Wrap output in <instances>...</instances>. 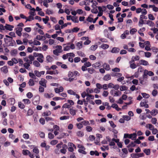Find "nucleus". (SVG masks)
I'll return each instance as SVG.
<instances>
[{"label":"nucleus","instance_id":"nucleus-1","mask_svg":"<svg viewBox=\"0 0 158 158\" xmlns=\"http://www.w3.org/2000/svg\"><path fill=\"white\" fill-rule=\"evenodd\" d=\"M80 76V73L77 71H75L73 72H71L70 73V82L73 81L74 80H77L76 76Z\"/></svg>","mask_w":158,"mask_h":158},{"label":"nucleus","instance_id":"nucleus-2","mask_svg":"<svg viewBox=\"0 0 158 158\" xmlns=\"http://www.w3.org/2000/svg\"><path fill=\"white\" fill-rule=\"evenodd\" d=\"M136 136L137 135L135 133H133L130 134H124V138H128L134 140L136 139Z\"/></svg>","mask_w":158,"mask_h":158},{"label":"nucleus","instance_id":"nucleus-3","mask_svg":"<svg viewBox=\"0 0 158 158\" xmlns=\"http://www.w3.org/2000/svg\"><path fill=\"white\" fill-rule=\"evenodd\" d=\"M144 156L143 153H132L131 156L132 158H137L139 157H143Z\"/></svg>","mask_w":158,"mask_h":158},{"label":"nucleus","instance_id":"nucleus-4","mask_svg":"<svg viewBox=\"0 0 158 158\" xmlns=\"http://www.w3.org/2000/svg\"><path fill=\"white\" fill-rule=\"evenodd\" d=\"M110 93V94L112 95L114 94V96H119L121 94V92L119 90L118 91H116L114 89L111 90Z\"/></svg>","mask_w":158,"mask_h":158},{"label":"nucleus","instance_id":"nucleus-5","mask_svg":"<svg viewBox=\"0 0 158 158\" xmlns=\"http://www.w3.org/2000/svg\"><path fill=\"white\" fill-rule=\"evenodd\" d=\"M47 81H46L44 79L42 78L41 79V80L39 81V84L41 86H43L44 88H46L47 87Z\"/></svg>","mask_w":158,"mask_h":158},{"label":"nucleus","instance_id":"nucleus-6","mask_svg":"<svg viewBox=\"0 0 158 158\" xmlns=\"http://www.w3.org/2000/svg\"><path fill=\"white\" fill-rule=\"evenodd\" d=\"M63 108V109L62 110V113L64 114H68V113L67 112H66L65 111H66V109H68L69 108V105H68L67 104H64L62 107Z\"/></svg>","mask_w":158,"mask_h":158},{"label":"nucleus","instance_id":"nucleus-7","mask_svg":"<svg viewBox=\"0 0 158 158\" xmlns=\"http://www.w3.org/2000/svg\"><path fill=\"white\" fill-rule=\"evenodd\" d=\"M148 102L146 100H143L140 103L141 106L144 107L145 108H148L149 107L148 105L147 104Z\"/></svg>","mask_w":158,"mask_h":158},{"label":"nucleus","instance_id":"nucleus-8","mask_svg":"<svg viewBox=\"0 0 158 158\" xmlns=\"http://www.w3.org/2000/svg\"><path fill=\"white\" fill-rule=\"evenodd\" d=\"M78 147L81 149H79L78 150V151L80 153H81L84 154H86V152L84 151L85 149V147L82 145H79Z\"/></svg>","mask_w":158,"mask_h":158},{"label":"nucleus","instance_id":"nucleus-9","mask_svg":"<svg viewBox=\"0 0 158 158\" xmlns=\"http://www.w3.org/2000/svg\"><path fill=\"white\" fill-rule=\"evenodd\" d=\"M6 38H4V41L6 44H8L9 42H10L12 40L13 38L7 35H6Z\"/></svg>","mask_w":158,"mask_h":158},{"label":"nucleus","instance_id":"nucleus-10","mask_svg":"<svg viewBox=\"0 0 158 158\" xmlns=\"http://www.w3.org/2000/svg\"><path fill=\"white\" fill-rule=\"evenodd\" d=\"M70 19L75 23H77L79 22L78 18L76 16H71L70 15Z\"/></svg>","mask_w":158,"mask_h":158},{"label":"nucleus","instance_id":"nucleus-11","mask_svg":"<svg viewBox=\"0 0 158 158\" xmlns=\"http://www.w3.org/2000/svg\"><path fill=\"white\" fill-rule=\"evenodd\" d=\"M139 63L140 64L143 65L145 66H147L149 65L148 62L144 60H141L139 61Z\"/></svg>","mask_w":158,"mask_h":158},{"label":"nucleus","instance_id":"nucleus-12","mask_svg":"<svg viewBox=\"0 0 158 158\" xmlns=\"http://www.w3.org/2000/svg\"><path fill=\"white\" fill-rule=\"evenodd\" d=\"M44 56L42 54H40V56L37 58V60L39 62L42 63L43 62L44 60L43 59H44Z\"/></svg>","mask_w":158,"mask_h":158},{"label":"nucleus","instance_id":"nucleus-13","mask_svg":"<svg viewBox=\"0 0 158 158\" xmlns=\"http://www.w3.org/2000/svg\"><path fill=\"white\" fill-rule=\"evenodd\" d=\"M59 73L58 71L57 70L55 71H48L46 72V74H49L50 75L56 74Z\"/></svg>","mask_w":158,"mask_h":158},{"label":"nucleus","instance_id":"nucleus-14","mask_svg":"<svg viewBox=\"0 0 158 158\" xmlns=\"http://www.w3.org/2000/svg\"><path fill=\"white\" fill-rule=\"evenodd\" d=\"M111 79V75L109 74H106L103 77V79L104 81H107Z\"/></svg>","mask_w":158,"mask_h":158},{"label":"nucleus","instance_id":"nucleus-15","mask_svg":"<svg viewBox=\"0 0 158 158\" xmlns=\"http://www.w3.org/2000/svg\"><path fill=\"white\" fill-rule=\"evenodd\" d=\"M76 147L73 143H70V152H72L73 151L74 149H76Z\"/></svg>","mask_w":158,"mask_h":158},{"label":"nucleus","instance_id":"nucleus-16","mask_svg":"<svg viewBox=\"0 0 158 158\" xmlns=\"http://www.w3.org/2000/svg\"><path fill=\"white\" fill-rule=\"evenodd\" d=\"M120 51V49L118 48L114 47L111 51V52L112 53H118Z\"/></svg>","mask_w":158,"mask_h":158},{"label":"nucleus","instance_id":"nucleus-17","mask_svg":"<svg viewBox=\"0 0 158 158\" xmlns=\"http://www.w3.org/2000/svg\"><path fill=\"white\" fill-rule=\"evenodd\" d=\"M46 60L48 63L51 62L53 60V58L50 55H48L46 57Z\"/></svg>","mask_w":158,"mask_h":158},{"label":"nucleus","instance_id":"nucleus-18","mask_svg":"<svg viewBox=\"0 0 158 158\" xmlns=\"http://www.w3.org/2000/svg\"><path fill=\"white\" fill-rule=\"evenodd\" d=\"M111 76L113 77L115 76L117 77H119L122 76V74L118 73H111Z\"/></svg>","mask_w":158,"mask_h":158},{"label":"nucleus","instance_id":"nucleus-19","mask_svg":"<svg viewBox=\"0 0 158 158\" xmlns=\"http://www.w3.org/2000/svg\"><path fill=\"white\" fill-rule=\"evenodd\" d=\"M1 71L4 73H6L8 72V70L6 66H4L1 68Z\"/></svg>","mask_w":158,"mask_h":158},{"label":"nucleus","instance_id":"nucleus-20","mask_svg":"<svg viewBox=\"0 0 158 158\" xmlns=\"http://www.w3.org/2000/svg\"><path fill=\"white\" fill-rule=\"evenodd\" d=\"M103 67L107 71L109 70L110 69V68L109 65L106 63H104L103 64Z\"/></svg>","mask_w":158,"mask_h":158},{"label":"nucleus","instance_id":"nucleus-21","mask_svg":"<svg viewBox=\"0 0 158 158\" xmlns=\"http://www.w3.org/2000/svg\"><path fill=\"white\" fill-rule=\"evenodd\" d=\"M23 26V24L22 23H20L17 25V27L16 28L15 30H23L22 27Z\"/></svg>","mask_w":158,"mask_h":158},{"label":"nucleus","instance_id":"nucleus-22","mask_svg":"<svg viewBox=\"0 0 158 158\" xmlns=\"http://www.w3.org/2000/svg\"><path fill=\"white\" fill-rule=\"evenodd\" d=\"M146 24L150 27H153L155 25L154 23L152 21L148 20L146 21Z\"/></svg>","mask_w":158,"mask_h":158},{"label":"nucleus","instance_id":"nucleus-23","mask_svg":"<svg viewBox=\"0 0 158 158\" xmlns=\"http://www.w3.org/2000/svg\"><path fill=\"white\" fill-rule=\"evenodd\" d=\"M4 27L6 30H12V28L14 27V26L13 25L6 24Z\"/></svg>","mask_w":158,"mask_h":158},{"label":"nucleus","instance_id":"nucleus-24","mask_svg":"<svg viewBox=\"0 0 158 158\" xmlns=\"http://www.w3.org/2000/svg\"><path fill=\"white\" fill-rule=\"evenodd\" d=\"M36 39L38 40H44L46 39V38L45 36L37 35L36 37Z\"/></svg>","mask_w":158,"mask_h":158},{"label":"nucleus","instance_id":"nucleus-25","mask_svg":"<svg viewBox=\"0 0 158 158\" xmlns=\"http://www.w3.org/2000/svg\"><path fill=\"white\" fill-rule=\"evenodd\" d=\"M152 115L155 116L158 113V110L156 109H154L150 112Z\"/></svg>","mask_w":158,"mask_h":158},{"label":"nucleus","instance_id":"nucleus-26","mask_svg":"<svg viewBox=\"0 0 158 158\" xmlns=\"http://www.w3.org/2000/svg\"><path fill=\"white\" fill-rule=\"evenodd\" d=\"M51 114V112L50 111H47L46 112H44L42 114V116H48L50 115Z\"/></svg>","mask_w":158,"mask_h":158},{"label":"nucleus","instance_id":"nucleus-27","mask_svg":"<svg viewBox=\"0 0 158 158\" xmlns=\"http://www.w3.org/2000/svg\"><path fill=\"white\" fill-rule=\"evenodd\" d=\"M44 97L46 98H50L51 97H52L53 96V95L52 93L51 94L45 93L44 94Z\"/></svg>","mask_w":158,"mask_h":158},{"label":"nucleus","instance_id":"nucleus-28","mask_svg":"<svg viewBox=\"0 0 158 158\" xmlns=\"http://www.w3.org/2000/svg\"><path fill=\"white\" fill-rule=\"evenodd\" d=\"M28 83L30 86H33L35 84L34 81L32 79H30Z\"/></svg>","mask_w":158,"mask_h":158},{"label":"nucleus","instance_id":"nucleus-29","mask_svg":"<svg viewBox=\"0 0 158 158\" xmlns=\"http://www.w3.org/2000/svg\"><path fill=\"white\" fill-rule=\"evenodd\" d=\"M19 107L21 109H23L24 108L25 106L21 102H19L18 103Z\"/></svg>","mask_w":158,"mask_h":158},{"label":"nucleus","instance_id":"nucleus-30","mask_svg":"<svg viewBox=\"0 0 158 158\" xmlns=\"http://www.w3.org/2000/svg\"><path fill=\"white\" fill-rule=\"evenodd\" d=\"M77 135L79 137H81L84 136V134L83 132L82 131H78L77 132Z\"/></svg>","mask_w":158,"mask_h":158},{"label":"nucleus","instance_id":"nucleus-31","mask_svg":"<svg viewBox=\"0 0 158 158\" xmlns=\"http://www.w3.org/2000/svg\"><path fill=\"white\" fill-rule=\"evenodd\" d=\"M25 104H29L31 103V102L28 99H24L22 100Z\"/></svg>","mask_w":158,"mask_h":158},{"label":"nucleus","instance_id":"nucleus-32","mask_svg":"<svg viewBox=\"0 0 158 158\" xmlns=\"http://www.w3.org/2000/svg\"><path fill=\"white\" fill-rule=\"evenodd\" d=\"M61 51L60 50L56 49L55 50H54L53 51V54L56 56H58L59 55V53L61 52Z\"/></svg>","mask_w":158,"mask_h":158},{"label":"nucleus","instance_id":"nucleus-33","mask_svg":"<svg viewBox=\"0 0 158 158\" xmlns=\"http://www.w3.org/2000/svg\"><path fill=\"white\" fill-rule=\"evenodd\" d=\"M69 50V43L67 44H64V51H68Z\"/></svg>","mask_w":158,"mask_h":158},{"label":"nucleus","instance_id":"nucleus-34","mask_svg":"<svg viewBox=\"0 0 158 158\" xmlns=\"http://www.w3.org/2000/svg\"><path fill=\"white\" fill-rule=\"evenodd\" d=\"M82 125L87 126L89 125L90 124L89 122L88 121L84 120L81 122Z\"/></svg>","mask_w":158,"mask_h":158},{"label":"nucleus","instance_id":"nucleus-35","mask_svg":"<svg viewBox=\"0 0 158 158\" xmlns=\"http://www.w3.org/2000/svg\"><path fill=\"white\" fill-rule=\"evenodd\" d=\"M136 145V144L134 142H131V143L129 144L127 146V147L128 148H129L130 147H135Z\"/></svg>","mask_w":158,"mask_h":158},{"label":"nucleus","instance_id":"nucleus-36","mask_svg":"<svg viewBox=\"0 0 158 158\" xmlns=\"http://www.w3.org/2000/svg\"><path fill=\"white\" fill-rule=\"evenodd\" d=\"M101 65V64L100 62H98L95 63L93 65V67L95 68L99 67Z\"/></svg>","mask_w":158,"mask_h":158},{"label":"nucleus","instance_id":"nucleus-37","mask_svg":"<svg viewBox=\"0 0 158 158\" xmlns=\"http://www.w3.org/2000/svg\"><path fill=\"white\" fill-rule=\"evenodd\" d=\"M17 53V51L16 49L12 50L10 52V54L11 56H14L16 55Z\"/></svg>","mask_w":158,"mask_h":158},{"label":"nucleus","instance_id":"nucleus-38","mask_svg":"<svg viewBox=\"0 0 158 158\" xmlns=\"http://www.w3.org/2000/svg\"><path fill=\"white\" fill-rule=\"evenodd\" d=\"M102 48L106 49H107L109 47V45L108 44H103L101 46Z\"/></svg>","mask_w":158,"mask_h":158},{"label":"nucleus","instance_id":"nucleus-39","mask_svg":"<svg viewBox=\"0 0 158 158\" xmlns=\"http://www.w3.org/2000/svg\"><path fill=\"white\" fill-rule=\"evenodd\" d=\"M33 113V110L31 109H29L28 110L27 115V116H30L32 115Z\"/></svg>","mask_w":158,"mask_h":158},{"label":"nucleus","instance_id":"nucleus-40","mask_svg":"<svg viewBox=\"0 0 158 158\" xmlns=\"http://www.w3.org/2000/svg\"><path fill=\"white\" fill-rule=\"evenodd\" d=\"M82 41H80L76 44V46L78 47V49H80L82 47Z\"/></svg>","mask_w":158,"mask_h":158},{"label":"nucleus","instance_id":"nucleus-41","mask_svg":"<svg viewBox=\"0 0 158 158\" xmlns=\"http://www.w3.org/2000/svg\"><path fill=\"white\" fill-rule=\"evenodd\" d=\"M97 48V45H93L90 47V49L91 50L94 51L96 50V49Z\"/></svg>","mask_w":158,"mask_h":158},{"label":"nucleus","instance_id":"nucleus-42","mask_svg":"<svg viewBox=\"0 0 158 158\" xmlns=\"http://www.w3.org/2000/svg\"><path fill=\"white\" fill-rule=\"evenodd\" d=\"M33 64L36 67H39L40 66V64L39 62L37 60H35L33 62Z\"/></svg>","mask_w":158,"mask_h":158},{"label":"nucleus","instance_id":"nucleus-43","mask_svg":"<svg viewBox=\"0 0 158 158\" xmlns=\"http://www.w3.org/2000/svg\"><path fill=\"white\" fill-rule=\"evenodd\" d=\"M30 152L27 150H23L22 151L23 154L24 155H28Z\"/></svg>","mask_w":158,"mask_h":158},{"label":"nucleus","instance_id":"nucleus-44","mask_svg":"<svg viewBox=\"0 0 158 158\" xmlns=\"http://www.w3.org/2000/svg\"><path fill=\"white\" fill-rule=\"evenodd\" d=\"M49 20V18L48 16H46L45 18H43L42 20L44 23L46 24L48 23V21Z\"/></svg>","mask_w":158,"mask_h":158},{"label":"nucleus","instance_id":"nucleus-45","mask_svg":"<svg viewBox=\"0 0 158 158\" xmlns=\"http://www.w3.org/2000/svg\"><path fill=\"white\" fill-rule=\"evenodd\" d=\"M85 129L87 132H90L92 131L93 129L91 127L88 125L86 127Z\"/></svg>","mask_w":158,"mask_h":158},{"label":"nucleus","instance_id":"nucleus-46","mask_svg":"<svg viewBox=\"0 0 158 158\" xmlns=\"http://www.w3.org/2000/svg\"><path fill=\"white\" fill-rule=\"evenodd\" d=\"M143 152L147 155H149L150 154V150L149 149H145L143 150Z\"/></svg>","mask_w":158,"mask_h":158},{"label":"nucleus","instance_id":"nucleus-47","mask_svg":"<svg viewBox=\"0 0 158 158\" xmlns=\"http://www.w3.org/2000/svg\"><path fill=\"white\" fill-rule=\"evenodd\" d=\"M148 18L150 20L152 21L154 20L155 19L154 17L151 14H149L148 15Z\"/></svg>","mask_w":158,"mask_h":158},{"label":"nucleus","instance_id":"nucleus-48","mask_svg":"<svg viewBox=\"0 0 158 158\" xmlns=\"http://www.w3.org/2000/svg\"><path fill=\"white\" fill-rule=\"evenodd\" d=\"M127 87L125 85L121 86L120 88V90L121 91H123L127 90Z\"/></svg>","mask_w":158,"mask_h":158},{"label":"nucleus","instance_id":"nucleus-49","mask_svg":"<svg viewBox=\"0 0 158 158\" xmlns=\"http://www.w3.org/2000/svg\"><path fill=\"white\" fill-rule=\"evenodd\" d=\"M33 44L35 45H40L41 44V43L38 41L34 40L33 41Z\"/></svg>","mask_w":158,"mask_h":158},{"label":"nucleus","instance_id":"nucleus-50","mask_svg":"<svg viewBox=\"0 0 158 158\" xmlns=\"http://www.w3.org/2000/svg\"><path fill=\"white\" fill-rule=\"evenodd\" d=\"M138 64L137 65L135 63L132 64H130V67L131 69H135L136 68L137 66H139Z\"/></svg>","mask_w":158,"mask_h":158},{"label":"nucleus","instance_id":"nucleus-51","mask_svg":"<svg viewBox=\"0 0 158 158\" xmlns=\"http://www.w3.org/2000/svg\"><path fill=\"white\" fill-rule=\"evenodd\" d=\"M34 73L35 76L38 77H40L41 76L40 74V72L38 71L35 70Z\"/></svg>","mask_w":158,"mask_h":158},{"label":"nucleus","instance_id":"nucleus-52","mask_svg":"<svg viewBox=\"0 0 158 158\" xmlns=\"http://www.w3.org/2000/svg\"><path fill=\"white\" fill-rule=\"evenodd\" d=\"M45 119L47 122H48L49 121H53L54 120L53 118L51 117H49L47 116H46V117H45Z\"/></svg>","mask_w":158,"mask_h":158},{"label":"nucleus","instance_id":"nucleus-53","mask_svg":"<svg viewBox=\"0 0 158 158\" xmlns=\"http://www.w3.org/2000/svg\"><path fill=\"white\" fill-rule=\"evenodd\" d=\"M39 122L42 125H44L45 123V120L44 118H40Z\"/></svg>","mask_w":158,"mask_h":158},{"label":"nucleus","instance_id":"nucleus-54","mask_svg":"<svg viewBox=\"0 0 158 158\" xmlns=\"http://www.w3.org/2000/svg\"><path fill=\"white\" fill-rule=\"evenodd\" d=\"M69 116H64L61 117H60V120H64L65 119H69Z\"/></svg>","mask_w":158,"mask_h":158},{"label":"nucleus","instance_id":"nucleus-55","mask_svg":"<svg viewBox=\"0 0 158 158\" xmlns=\"http://www.w3.org/2000/svg\"><path fill=\"white\" fill-rule=\"evenodd\" d=\"M123 117L124 119V120L127 121L130 120L131 119V117L128 115H123Z\"/></svg>","mask_w":158,"mask_h":158},{"label":"nucleus","instance_id":"nucleus-56","mask_svg":"<svg viewBox=\"0 0 158 158\" xmlns=\"http://www.w3.org/2000/svg\"><path fill=\"white\" fill-rule=\"evenodd\" d=\"M70 113L71 115H74L76 114V111L73 109H70Z\"/></svg>","mask_w":158,"mask_h":158},{"label":"nucleus","instance_id":"nucleus-57","mask_svg":"<svg viewBox=\"0 0 158 158\" xmlns=\"http://www.w3.org/2000/svg\"><path fill=\"white\" fill-rule=\"evenodd\" d=\"M26 96L28 98L30 99L33 97V95L31 93L29 92L27 94Z\"/></svg>","mask_w":158,"mask_h":158},{"label":"nucleus","instance_id":"nucleus-58","mask_svg":"<svg viewBox=\"0 0 158 158\" xmlns=\"http://www.w3.org/2000/svg\"><path fill=\"white\" fill-rule=\"evenodd\" d=\"M145 56L147 57H150L151 56V53L149 52H144Z\"/></svg>","mask_w":158,"mask_h":158},{"label":"nucleus","instance_id":"nucleus-59","mask_svg":"<svg viewBox=\"0 0 158 158\" xmlns=\"http://www.w3.org/2000/svg\"><path fill=\"white\" fill-rule=\"evenodd\" d=\"M34 17L33 16L30 15L28 17L27 19V18L26 21H30L32 20H34Z\"/></svg>","mask_w":158,"mask_h":158},{"label":"nucleus","instance_id":"nucleus-60","mask_svg":"<svg viewBox=\"0 0 158 158\" xmlns=\"http://www.w3.org/2000/svg\"><path fill=\"white\" fill-rule=\"evenodd\" d=\"M33 151L37 154H38L39 152V151L38 149L37 148H35L33 149Z\"/></svg>","mask_w":158,"mask_h":158},{"label":"nucleus","instance_id":"nucleus-61","mask_svg":"<svg viewBox=\"0 0 158 158\" xmlns=\"http://www.w3.org/2000/svg\"><path fill=\"white\" fill-rule=\"evenodd\" d=\"M48 137L49 139H52L54 138V136L53 134L49 132L48 134Z\"/></svg>","mask_w":158,"mask_h":158},{"label":"nucleus","instance_id":"nucleus-62","mask_svg":"<svg viewBox=\"0 0 158 158\" xmlns=\"http://www.w3.org/2000/svg\"><path fill=\"white\" fill-rule=\"evenodd\" d=\"M141 94L143 98H148L150 96L148 94H146L145 93H142Z\"/></svg>","mask_w":158,"mask_h":158},{"label":"nucleus","instance_id":"nucleus-63","mask_svg":"<svg viewBox=\"0 0 158 158\" xmlns=\"http://www.w3.org/2000/svg\"><path fill=\"white\" fill-rule=\"evenodd\" d=\"M76 125L77 127L79 129H81L83 127L82 124L81 123H77L76 124Z\"/></svg>","mask_w":158,"mask_h":158},{"label":"nucleus","instance_id":"nucleus-64","mask_svg":"<svg viewBox=\"0 0 158 158\" xmlns=\"http://www.w3.org/2000/svg\"><path fill=\"white\" fill-rule=\"evenodd\" d=\"M152 52L156 53L158 52V48L155 47H153L152 48Z\"/></svg>","mask_w":158,"mask_h":158}]
</instances>
